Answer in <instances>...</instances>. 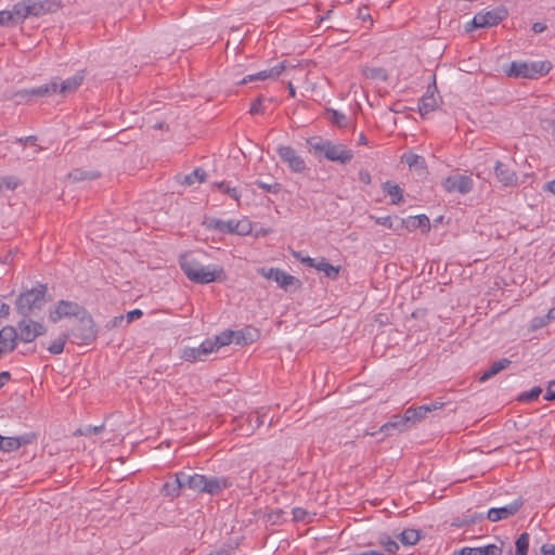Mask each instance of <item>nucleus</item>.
I'll use <instances>...</instances> for the list:
<instances>
[{
	"instance_id": "obj_1",
	"label": "nucleus",
	"mask_w": 555,
	"mask_h": 555,
	"mask_svg": "<svg viewBox=\"0 0 555 555\" xmlns=\"http://www.w3.org/2000/svg\"><path fill=\"white\" fill-rule=\"evenodd\" d=\"M46 333L47 327L43 324L35 322L29 315L23 317L17 327L7 325L0 330V354L13 351L18 339L23 343H33Z\"/></svg>"
},
{
	"instance_id": "obj_2",
	"label": "nucleus",
	"mask_w": 555,
	"mask_h": 555,
	"mask_svg": "<svg viewBox=\"0 0 555 555\" xmlns=\"http://www.w3.org/2000/svg\"><path fill=\"white\" fill-rule=\"evenodd\" d=\"M179 264L186 278L196 284H209L215 281L225 280V273L221 266H204L195 253H185L179 257Z\"/></svg>"
},
{
	"instance_id": "obj_3",
	"label": "nucleus",
	"mask_w": 555,
	"mask_h": 555,
	"mask_svg": "<svg viewBox=\"0 0 555 555\" xmlns=\"http://www.w3.org/2000/svg\"><path fill=\"white\" fill-rule=\"evenodd\" d=\"M310 153L324 157L330 162L346 165L353 158V152L341 143H334L331 140L315 135L306 140Z\"/></svg>"
},
{
	"instance_id": "obj_4",
	"label": "nucleus",
	"mask_w": 555,
	"mask_h": 555,
	"mask_svg": "<svg viewBox=\"0 0 555 555\" xmlns=\"http://www.w3.org/2000/svg\"><path fill=\"white\" fill-rule=\"evenodd\" d=\"M163 486H228L223 477L207 478L197 474L192 467H185L183 470L169 475Z\"/></svg>"
},
{
	"instance_id": "obj_5",
	"label": "nucleus",
	"mask_w": 555,
	"mask_h": 555,
	"mask_svg": "<svg viewBox=\"0 0 555 555\" xmlns=\"http://www.w3.org/2000/svg\"><path fill=\"white\" fill-rule=\"evenodd\" d=\"M551 68L552 65L547 61L512 62L506 75L513 78L537 79L548 74Z\"/></svg>"
},
{
	"instance_id": "obj_6",
	"label": "nucleus",
	"mask_w": 555,
	"mask_h": 555,
	"mask_svg": "<svg viewBox=\"0 0 555 555\" xmlns=\"http://www.w3.org/2000/svg\"><path fill=\"white\" fill-rule=\"evenodd\" d=\"M47 285L38 286L22 293L16 299V310L23 317L30 315L36 309H41L44 304Z\"/></svg>"
},
{
	"instance_id": "obj_7",
	"label": "nucleus",
	"mask_w": 555,
	"mask_h": 555,
	"mask_svg": "<svg viewBox=\"0 0 555 555\" xmlns=\"http://www.w3.org/2000/svg\"><path fill=\"white\" fill-rule=\"evenodd\" d=\"M73 343L77 345H89L96 338V328L92 317L85 311L76 318L75 324L67 333Z\"/></svg>"
},
{
	"instance_id": "obj_8",
	"label": "nucleus",
	"mask_w": 555,
	"mask_h": 555,
	"mask_svg": "<svg viewBox=\"0 0 555 555\" xmlns=\"http://www.w3.org/2000/svg\"><path fill=\"white\" fill-rule=\"evenodd\" d=\"M508 15V12L505 8H496L487 12L477 13L473 21L466 25L465 29L467 31L472 30V28H487L496 26L503 20H505Z\"/></svg>"
},
{
	"instance_id": "obj_9",
	"label": "nucleus",
	"mask_w": 555,
	"mask_h": 555,
	"mask_svg": "<svg viewBox=\"0 0 555 555\" xmlns=\"http://www.w3.org/2000/svg\"><path fill=\"white\" fill-rule=\"evenodd\" d=\"M210 227L221 233L246 235L251 231V225L247 220H221L211 219Z\"/></svg>"
},
{
	"instance_id": "obj_10",
	"label": "nucleus",
	"mask_w": 555,
	"mask_h": 555,
	"mask_svg": "<svg viewBox=\"0 0 555 555\" xmlns=\"http://www.w3.org/2000/svg\"><path fill=\"white\" fill-rule=\"evenodd\" d=\"M258 273L268 280H273L284 291H288L291 286H300V281L297 278L279 268H260Z\"/></svg>"
},
{
	"instance_id": "obj_11",
	"label": "nucleus",
	"mask_w": 555,
	"mask_h": 555,
	"mask_svg": "<svg viewBox=\"0 0 555 555\" xmlns=\"http://www.w3.org/2000/svg\"><path fill=\"white\" fill-rule=\"evenodd\" d=\"M441 185L448 193L467 194L473 190L474 181L469 176L454 175L443 179Z\"/></svg>"
},
{
	"instance_id": "obj_12",
	"label": "nucleus",
	"mask_w": 555,
	"mask_h": 555,
	"mask_svg": "<svg viewBox=\"0 0 555 555\" xmlns=\"http://www.w3.org/2000/svg\"><path fill=\"white\" fill-rule=\"evenodd\" d=\"M276 152L292 171L301 173L307 169L305 159L292 146L280 145Z\"/></svg>"
},
{
	"instance_id": "obj_13",
	"label": "nucleus",
	"mask_w": 555,
	"mask_h": 555,
	"mask_svg": "<svg viewBox=\"0 0 555 555\" xmlns=\"http://www.w3.org/2000/svg\"><path fill=\"white\" fill-rule=\"evenodd\" d=\"M85 311H87L83 307L79 306L77 302L68 301V300H60L55 309L50 311L49 319L52 322H57L62 318L66 317H79Z\"/></svg>"
},
{
	"instance_id": "obj_14",
	"label": "nucleus",
	"mask_w": 555,
	"mask_h": 555,
	"mask_svg": "<svg viewBox=\"0 0 555 555\" xmlns=\"http://www.w3.org/2000/svg\"><path fill=\"white\" fill-rule=\"evenodd\" d=\"M444 404L446 403L443 401H434L429 404H424L416 408H408L404 412L406 415V421L410 424V427L425 418L429 412L443 408Z\"/></svg>"
},
{
	"instance_id": "obj_15",
	"label": "nucleus",
	"mask_w": 555,
	"mask_h": 555,
	"mask_svg": "<svg viewBox=\"0 0 555 555\" xmlns=\"http://www.w3.org/2000/svg\"><path fill=\"white\" fill-rule=\"evenodd\" d=\"M215 350L210 338L205 339L198 347L184 348L182 359L189 362L203 361Z\"/></svg>"
},
{
	"instance_id": "obj_16",
	"label": "nucleus",
	"mask_w": 555,
	"mask_h": 555,
	"mask_svg": "<svg viewBox=\"0 0 555 555\" xmlns=\"http://www.w3.org/2000/svg\"><path fill=\"white\" fill-rule=\"evenodd\" d=\"M494 175L502 186L514 188L518 185L517 173L501 160H496L494 164Z\"/></svg>"
},
{
	"instance_id": "obj_17",
	"label": "nucleus",
	"mask_w": 555,
	"mask_h": 555,
	"mask_svg": "<svg viewBox=\"0 0 555 555\" xmlns=\"http://www.w3.org/2000/svg\"><path fill=\"white\" fill-rule=\"evenodd\" d=\"M28 16L39 17L54 13L60 9V3L54 0H26Z\"/></svg>"
},
{
	"instance_id": "obj_18",
	"label": "nucleus",
	"mask_w": 555,
	"mask_h": 555,
	"mask_svg": "<svg viewBox=\"0 0 555 555\" xmlns=\"http://www.w3.org/2000/svg\"><path fill=\"white\" fill-rule=\"evenodd\" d=\"M522 505L521 500H515L512 503L501 506L493 507L488 511V519L495 522L502 519H506L516 514Z\"/></svg>"
},
{
	"instance_id": "obj_19",
	"label": "nucleus",
	"mask_w": 555,
	"mask_h": 555,
	"mask_svg": "<svg viewBox=\"0 0 555 555\" xmlns=\"http://www.w3.org/2000/svg\"><path fill=\"white\" fill-rule=\"evenodd\" d=\"M402 221V233L404 231L413 232L416 229H421L422 233H428L430 231V221L426 215L410 216L408 218H401Z\"/></svg>"
},
{
	"instance_id": "obj_20",
	"label": "nucleus",
	"mask_w": 555,
	"mask_h": 555,
	"mask_svg": "<svg viewBox=\"0 0 555 555\" xmlns=\"http://www.w3.org/2000/svg\"><path fill=\"white\" fill-rule=\"evenodd\" d=\"M59 82L56 79H53L50 83L39 86L33 89H23L16 92V95L20 98H28L31 95L36 96H49L57 92Z\"/></svg>"
},
{
	"instance_id": "obj_21",
	"label": "nucleus",
	"mask_w": 555,
	"mask_h": 555,
	"mask_svg": "<svg viewBox=\"0 0 555 555\" xmlns=\"http://www.w3.org/2000/svg\"><path fill=\"white\" fill-rule=\"evenodd\" d=\"M410 428V424L406 421L405 413L401 415H392L390 420L380 426L379 431L384 433L386 436L391 435L392 430H396L398 433H402Z\"/></svg>"
},
{
	"instance_id": "obj_22",
	"label": "nucleus",
	"mask_w": 555,
	"mask_h": 555,
	"mask_svg": "<svg viewBox=\"0 0 555 555\" xmlns=\"http://www.w3.org/2000/svg\"><path fill=\"white\" fill-rule=\"evenodd\" d=\"M85 72L78 70L74 76L63 80L59 83L57 91L63 95L75 92L83 82Z\"/></svg>"
},
{
	"instance_id": "obj_23",
	"label": "nucleus",
	"mask_w": 555,
	"mask_h": 555,
	"mask_svg": "<svg viewBox=\"0 0 555 555\" xmlns=\"http://www.w3.org/2000/svg\"><path fill=\"white\" fill-rule=\"evenodd\" d=\"M370 219L373 220L376 224H380L391 230L397 235H402V221L398 216H385V217H376L370 215Z\"/></svg>"
},
{
	"instance_id": "obj_24",
	"label": "nucleus",
	"mask_w": 555,
	"mask_h": 555,
	"mask_svg": "<svg viewBox=\"0 0 555 555\" xmlns=\"http://www.w3.org/2000/svg\"><path fill=\"white\" fill-rule=\"evenodd\" d=\"M31 441L28 435L20 437H2L0 443V451L12 452L21 448L22 446L28 444Z\"/></svg>"
},
{
	"instance_id": "obj_25",
	"label": "nucleus",
	"mask_w": 555,
	"mask_h": 555,
	"mask_svg": "<svg viewBox=\"0 0 555 555\" xmlns=\"http://www.w3.org/2000/svg\"><path fill=\"white\" fill-rule=\"evenodd\" d=\"M460 555H501L502 548L496 544H488L478 547H462L459 551Z\"/></svg>"
},
{
	"instance_id": "obj_26",
	"label": "nucleus",
	"mask_w": 555,
	"mask_h": 555,
	"mask_svg": "<svg viewBox=\"0 0 555 555\" xmlns=\"http://www.w3.org/2000/svg\"><path fill=\"white\" fill-rule=\"evenodd\" d=\"M382 190L390 197L391 205H399L403 202V190L393 181H386L382 184Z\"/></svg>"
},
{
	"instance_id": "obj_27",
	"label": "nucleus",
	"mask_w": 555,
	"mask_h": 555,
	"mask_svg": "<svg viewBox=\"0 0 555 555\" xmlns=\"http://www.w3.org/2000/svg\"><path fill=\"white\" fill-rule=\"evenodd\" d=\"M438 106L437 100L434 95V92L430 89L421 98L418 102V112L421 116H425L431 112H434Z\"/></svg>"
},
{
	"instance_id": "obj_28",
	"label": "nucleus",
	"mask_w": 555,
	"mask_h": 555,
	"mask_svg": "<svg viewBox=\"0 0 555 555\" xmlns=\"http://www.w3.org/2000/svg\"><path fill=\"white\" fill-rule=\"evenodd\" d=\"M511 363H512L511 360H508L506 358H503L499 361L493 362L489 366V369H487L486 371L482 372V374L479 377V382L488 380L489 378L493 377L501 371L507 369L511 365Z\"/></svg>"
},
{
	"instance_id": "obj_29",
	"label": "nucleus",
	"mask_w": 555,
	"mask_h": 555,
	"mask_svg": "<svg viewBox=\"0 0 555 555\" xmlns=\"http://www.w3.org/2000/svg\"><path fill=\"white\" fill-rule=\"evenodd\" d=\"M206 178V172L202 168L194 169L191 173L185 176H178L177 180L180 184L185 186H191L195 182H204Z\"/></svg>"
},
{
	"instance_id": "obj_30",
	"label": "nucleus",
	"mask_w": 555,
	"mask_h": 555,
	"mask_svg": "<svg viewBox=\"0 0 555 555\" xmlns=\"http://www.w3.org/2000/svg\"><path fill=\"white\" fill-rule=\"evenodd\" d=\"M9 14L11 15V24L23 22L29 17L26 0L15 3Z\"/></svg>"
},
{
	"instance_id": "obj_31",
	"label": "nucleus",
	"mask_w": 555,
	"mask_h": 555,
	"mask_svg": "<svg viewBox=\"0 0 555 555\" xmlns=\"http://www.w3.org/2000/svg\"><path fill=\"white\" fill-rule=\"evenodd\" d=\"M212 188L218 190L220 193L228 195L235 202H240L241 192L237 190V188L232 186L229 181L214 182Z\"/></svg>"
},
{
	"instance_id": "obj_32",
	"label": "nucleus",
	"mask_w": 555,
	"mask_h": 555,
	"mask_svg": "<svg viewBox=\"0 0 555 555\" xmlns=\"http://www.w3.org/2000/svg\"><path fill=\"white\" fill-rule=\"evenodd\" d=\"M101 177V173L95 170H83L80 168H76L68 173V178L74 182L85 181V180H95Z\"/></svg>"
},
{
	"instance_id": "obj_33",
	"label": "nucleus",
	"mask_w": 555,
	"mask_h": 555,
	"mask_svg": "<svg viewBox=\"0 0 555 555\" xmlns=\"http://www.w3.org/2000/svg\"><path fill=\"white\" fill-rule=\"evenodd\" d=\"M421 534L416 529L408 528L399 534V541L405 546L415 545L420 541Z\"/></svg>"
},
{
	"instance_id": "obj_34",
	"label": "nucleus",
	"mask_w": 555,
	"mask_h": 555,
	"mask_svg": "<svg viewBox=\"0 0 555 555\" xmlns=\"http://www.w3.org/2000/svg\"><path fill=\"white\" fill-rule=\"evenodd\" d=\"M317 270L323 272L326 278L336 280L339 275L340 267H335L328 263L325 258H322L320 261H318Z\"/></svg>"
},
{
	"instance_id": "obj_35",
	"label": "nucleus",
	"mask_w": 555,
	"mask_h": 555,
	"mask_svg": "<svg viewBox=\"0 0 555 555\" xmlns=\"http://www.w3.org/2000/svg\"><path fill=\"white\" fill-rule=\"evenodd\" d=\"M234 331L225 330L219 335L215 336L211 339V343L215 345V350H218L220 347L228 346L231 343H234Z\"/></svg>"
},
{
	"instance_id": "obj_36",
	"label": "nucleus",
	"mask_w": 555,
	"mask_h": 555,
	"mask_svg": "<svg viewBox=\"0 0 555 555\" xmlns=\"http://www.w3.org/2000/svg\"><path fill=\"white\" fill-rule=\"evenodd\" d=\"M286 68V65H285V62H281L279 63L278 65L269 68V69H264V70H261L259 73H257V79L258 80H266V79H275L278 78Z\"/></svg>"
},
{
	"instance_id": "obj_37",
	"label": "nucleus",
	"mask_w": 555,
	"mask_h": 555,
	"mask_svg": "<svg viewBox=\"0 0 555 555\" xmlns=\"http://www.w3.org/2000/svg\"><path fill=\"white\" fill-rule=\"evenodd\" d=\"M69 338V334L63 333L56 339H54L48 347V351L51 354H61L64 351L66 341Z\"/></svg>"
},
{
	"instance_id": "obj_38",
	"label": "nucleus",
	"mask_w": 555,
	"mask_h": 555,
	"mask_svg": "<svg viewBox=\"0 0 555 555\" xmlns=\"http://www.w3.org/2000/svg\"><path fill=\"white\" fill-rule=\"evenodd\" d=\"M401 162L406 164L410 168H412V167L425 168L426 167L425 158L423 156L414 154V153H404L401 156Z\"/></svg>"
},
{
	"instance_id": "obj_39",
	"label": "nucleus",
	"mask_w": 555,
	"mask_h": 555,
	"mask_svg": "<svg viewBox=\"0 0 555 555\" xmlns=\"http://www.w3.org/2000/svg\"><path fill=\"white\" fill-rule=\"evenodd\" d=\"M515 555H528L529 550V534L521 533L515 542Z\"/></svg>"
},
{
	"instance_id": "obj_40",
	"label": "nucleus",
	"mask_w": 555,
	"mask_h": 555,
	"mask_svg": "<svg viewBox=\"0 0 555 555\" xmlns=\"http://www.w3.org/2000/svg\"><path fill=\"white\" fill-rule=\"evenodd\" d=\"M363 75L370 79H387L386 70L382 67H366L363 69Z\"/></svg>"
},
{
	"instance_id": "obj_41",
	"label": "nucleus",
	"mask_w": 555,
	"mask_h": 555,
	"mask_svg": "<svg viewBox=\"0 0 555 555\" xmlns=\"http://www.w3.org/2000/svg\"><path fill=\"white\" fill-rule=\"evenodd\" d=\"M234 334H235V337H234V343L236 345H247L249 343H253L254 341V336L251 335V331L250 330H247V331H244V330H240V331H234Z\"/></svg>"
},
{
	"instance_id": "obj_42",
	"label": "nucleus",
	"mask_w": 555,
	"mask_h": 555,
	"mask_svg": "<svg viewBox=\"0 0 555 555\" xmlns=\"http://www.w3.org/2000/svg\"><path fill=\"white\" fill-rule=\"evenodd\" d=\"M266 414H261L259 411H255L248 414L246 421L253 429L259 428L264 423Z\"/></svg>"
},
{
	"instance_id": "obj_43",
	"label": "nucleus",
	"mask_w": 555,
	"mask_h": 555,
	"mask_svg": "<svg viewBox=\"0 0 555 555\" xmlns=\"http://www.w3.org/2000/svg\"><path fill=\"white\" fill-rule=\"evenodd\" d=\"M104 430V424H101L99 426H85L81 428H78L74 435L75 436H91V435H98Z\"/></svg>"
},
{
	"instance_id": "obj_44",
	"label": "nucleus",
	"mask_w": 555,
	"mask_h": 555,
	"mask_svg": "<svg viewBox=\"0 0 555 555\" xmlns=\"http://www.w3.org/2000/svg\"><path fill=\"white\" fill-rule=\"evenodd\" d=\"M255 184L258 188H260L261 190H263L264 192L272 193V194H278L282 191V184L279 182L267 183L261 180H256Z\"/></svg>"
},
{
	"instance_id": "obj_45",
	"label": "nucleus",
	"mask_w": 555,
	"mask_h": 555,
	"mask_svg": "<svg viewBox=\"0 0 555 555\" xmlns=\"http://www.w3.org/2000/svg\"><path fill=\"white\" fill-rule=\"evenodd\" d=\"M542 389L539 386L533 387L529 391H525L519 395L518 400L522 402H532L539 398Z\"/></svg>"
},
{
	"instance_id": "obj_46",
	"label": "nucleus",
	"mask_w": 555,
	"mask_h": 555,
	"mask_svg": "<svg viewBox=\"0 0 555 555\" xmlns=\"http://www.w3.org/2000/svg\"><path fill=\"white\" fill-rule=\"evenodd\" d=\"M379 544L390 554H395L399 550L398 543L389 537L380 538Z\"/></svg>"
},
{
	"instance_id": "obj_47",
	"label": "nucleus",
	"mask_w": 555,
	"mask_h": 555,
	"mask_svg": "<svg viewBox=\"0 0 555 555\" xmlns=\"http://www.w3.org/2000/svg\"><path fill=\"white\" fill-rule=\"evenodd\" d=\"M263 101H264L263 95H259L258 98H256L249 106V113L251 115L263 114L264 113L263 105H262Z\"/></svg>"
},
{
	"instance_id": "obj_48",
	"label": "nucleus",
	"mask_w": 555,
	"mask_h": 555,
	"mask_svg": "<svg viewBox=\"0 0 555 555\" xmlns=\"http://www.w3.org/2000/svg\"><path fill=\"white\" fill-rule=\"evenodd\" d=\"M331 121L339 128L346 127L347 125L346 115L338 111H332Z\"/></svg>"
},
{
	"instance_id": "obj_49",
	"label": "nucleus",
	"mask_w": 555,
	"mask_h": 555,
	"mask_svg": "<svg viewBox=\"0 0 555 555\" xmlns=\"http://www.w3.org/2000/svg\"><path fill=\"white\" fill-rule=\"evenodd\" d=\"M553 319H548V312L544 317L534 318L531 321V327L533 330L541 328L543 326H546Z\"/></svg>"
},
{
	"instance_id": "obj_50",
	"label": "nucleus",
	"mask_w": 555,
	"mask_h": 555,
	"mask_svg": "<svg viewBox=\"0 0 555 555\" xmlns=\"http://www.w3.org/2000/svg\"><path fill=\"white\" fill-rule=\"evenodd\" d=\"M544 400H546V401L555 400V380H551L547 384L546 391L544 395Z\"/></svg>"
},
{
	"instance_id": "obj_51",
	"label": "nucleus",
	"mask_w": 555,
	"mask_h": 555,
	"mask_svg": "<svg viewBox=\"0 0 555 555\" xmlns=\"http://www.w3.org/2000/svg\"><path fill=\"white\" fill-rule=\"evenodd\" d=\"M359 181L364 184H370L372 182L371 173L366 169H361L358 172Z\"/></svg>"
},
{
	"instance_id": "obj_52",
	"label": "nucleus",
	"mask_w": 555,
	"mask_h": 555,
	"mask_svg": "<svg viewBox=\"0 0 555 555\" xmlns=\"http://www.w3.org/2000/svg\"><path fill=\"white\" fill-rule=\"evenodd\" d=\"M3 183L7 189L9 190H15L17 188V181L13 177H5L3 178Z\"/></svg>"
},
{
	"instance_id": "obj_53",
	"label": "nucleus",
	"mask_w": 555,
	"mask_h": 555,
	"mask_svg": "<svg viewBox=\"0 0 555 555\" xmlns=\"http://www.w3.org/2000/svg\"><path fill=\"white\" fill-rule=\"evenodd\" d=\"M142 315H143V312L140 309H134L127 313V320H128V322H132L137 319H140Z\"/></svg>"
},
{
	"instance_id": "obj_54",
	"label": "nucleus",
	"mask_w": 555,
	"mask_h": 555,
	"mask_svg": "<svg viewBox=\"0 0 555 555\" xmlns=\"http://www.w3.org/2000/svg\"><path fill=\"white\" fill-rule=\"evenodd\" d=\"M11 24V15L9 11H0V25L7 26Z\"/></svg>"
},
{
	"instance_id": "obj_55",
	"label": "nucleus",
	"mask_w": 555,
	"mask_h": 555,
	"mask_svg": "<svg viewBox=\"0 0 555 555\" xmlns=\"http://www.w3.org/2000/svg\"><path fill=\"white\" fill-rule=\"evenodd\" d=\"M16 142L23 144V145H26V144H36L37 142V137L35 135H28V137H25V138H18L16 139Z\"/></svg>"
},
{
	"instance_id": "obj_56",
	"label": "nucleus",
	"mask_w": 555,
	"mask_h": 555,
	"mask_svg": "<svg viewBox=\"0 0 555 555\" xmlns=\"http://www.w3.org/2000/svg\"><path fill=\"white\" fill-rule=\"evenodd\" d=\"M541 552L542 555H555V546L553 544H543Z\"/></svg>"
},
{
	"instance_id": "obj_57",
	"label": "nucleus",
	"mask_w": 555,
	"mask_h": 555,
	"mask_svg": "<svg viewBox=\"0 0 555 555\" xmlns=\"http://www.w3.org/2000/svg\"><path fill=\"white\" fill-rule=\"evenodd\" d=\"M300 261H301V263H304L310 268L317 269L318 262L315 261V259H313L309 256L300 258Z\"/></svg>"
},
{
	"instance_id": "obj_58",
	"label": "nucleus",
	"mask_w": 555,
	"mask_h": 555,
	"mask_svg": "<svg viewBox=\"0 0 555 555\" xmlns=\"http://www.w3.org/2000/svg\"><path fill=\"white\" fill-rule=\"evenodd\" d=\"M293 516L296 520H304L306 517V512L302 508H294Z\"/></svg>"
},
{
	"instance_id": "obj_59",
	"label": "nucleus",
	"mask_w": 555,
	"mask_h": 555,
	"mask_svg": "<svg viewBox=\"0 0 555 555\" xmlns=\"http://www.w3.org/2000/svg\"><path fill=\"white\" fill-rule=\"evenodd\" d=\"M10 314V306L0 301V318H7Z\"/></svg>"
},
{
	"instance_id": "obj_60",
	"label": "nucleus",
	"mask_w": 555,
	"mask_h": 555,
	"mask_svg": "<svg viewBox=\"0 0 555 555\" xmlns=\"http://www.w3.org/2000/svg\"><path fill=\"white\" fill-rule=\"evenodd\" d=\"M546 29V25L540 22H537L532 25V31L534 34L543 33Z\"/></svg>"
},
{
	"instance_id": "obj_61",
	"label": "nucleus",
	"mask_w": 555,
	"mask_h": 555,
	"mask_svg": "<svg viewBox=\"0 0 555 555\" xmlns=\"http://www.w3.org/2000/svg\"><path fill=\"white\" fill-rule=\"evenodd\" d=\"M11 374L7 371L0 373V388H2L5 383L10 379Z\"/></svg>"
},
{
	"instance_id": "obj_62",
	"label": "nucleus",
	"mask_w": 555,
	"mask_h": 555,
	"mask_svg": "<svg viewBox=\"0 0 555 555\" xmlns=\"http://www.w3.org/2000/svg\"><path fill=\"white\" fill-rule=\"evenodd\" d=\"M256 80H258V79H257V75H256V74L247 75L246 77H244V78L240 81V85H245V83L253 82V81H256Z\"/></svg>"
},
{
	"instance_id": "obj_63",
	"label": "nucleus",
	"mask_w": 555,
	"mask_h": 555,
	"mask_svg": "<svg viewBox=\"0 0 555 555\" xmlns=\"http://www.w3.org/2000/svg\"><path fill=\"white\" fill-rule=\"evenodd\" d=\"M544 190H545V191H548V192H550V193H552V194H555V179H554V180L548 181V182L544 185Z\"/></svg>"
},
{
	"instance_id": "obj_64",
	"label": "nucleus",
	"mask_w": 555,
	"mask_h": 555,
	"mask_svg": "<svg viewBox=\"0 0 555 555\" xmlns=\"http://www.w3.org/2000/svg\"><path fill=\"white\" fill-rule=\"evenodd\" d=\"M287 89H288L289 96H291V98H295V95H296V90H295V87L293 86V83H292V82H288V85H287Z\"/></svg>"
}]
</instances>
